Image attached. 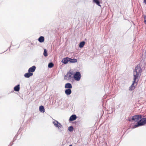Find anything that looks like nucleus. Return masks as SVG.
<instances>
[{
	"mask_svg": "<svg viewBox=\"0 0 146 146\" xmlns=\"http://www.w3.org/2000/svg\"><path fill=\"white\" fill-rule=\"evenodd\" d=\"M142 72L140 66V65H138L135 68V70L133 71V81L132 85L130 87L129 90L132 91L133 90L135 86H136L139 81L138 78L140 77Z\"/></svg>",
	"mask_w": 146,
	"mask_h": 146,
	"instance_id": "f257e3e1",
	"label": "nucleus"
},
{
	"mask_svg": "<svg viewBox=\"0 0 146 146\" xmlns=\"http://www.w3.org/2000/svg\"><path fill=\"white\" fill-rule=\"evenodd\" d=\"M142 115H140L133 116L132 120L135 122H137V124L134 125V128L141 126L146 124V118H142Z\"/></svg>",
	"mask_w": 146,
	"mask_h": 146,
	"instance_id": "f03ea898",
	"label": "nucleus"
},
{
	"mask_svg": "<svg viewBox=\"0 0 146 146\" xmlns=\"http://www.w3.org/2000/svg\"><path fill=\"white\" fill-rule=\"evenodd\" d=\"M73 78L74 80L76 81H79L81 78V75L80 72H77L74 74L73 73Z\"/></svg>",
	"mask_w": 146,
	"mask_h": 146,
	"instance_id": "7ed1b4c3",
	"label": "nucleus"
},
{
	"mask_svg": "<svg viewBox=\"0 0 146 146\" xmlns=\"http://www.w3.org/2000/svg\"><path fill=\"white\" fill-rule=\"evenodd\" d=\"M73 73L72 71H70L65 75L64 79L66 80H71L73 78Z\"/></svg>",
	"mask_w": 146,
	"mask_h": 146,
	"instance_id": "20e7f679",
	"label": "nucleus"
},
{
	"mask_svg": "<svg viewBox=\"0 0 146 146\" xmlns=\"http://www.w3.org/2000/svg\"><path fill=\"white\" fill-rule=\"evenodd\" d=\"M53 123L54 126L56 127L59 128L61 127L62 126V125L60 124V123H59L56 120L54 121H53Z\"/></svg>",
	"mask_w": 146,
	"mask_h": 146,
	"instance_id": "39448f33",
	"label": "nucleus"
},
{
	"mask_svg": "<svg viewBox=\"0 0 146 146\" xmlns=\"http://www.w3.org/2000/svg\"><path fill=\"white\" fill-rule=\"evenodd\" d=\"M35 69L36 67L35 66H33L29 69L28 72H33L35 71Z\"/></svg>",
	"mask_w": 146,
	"mask_h": 146,
	"instance_id": "423d86ee",
	"label": "nucleus"
},
{
	"mask_svg": "<svg viewBox=\"0 0 146 146\" xmlns=\"http://www.w3.org/2000/svg\"><path fill=\"white\" fill-rule=\"evenodd\" d=\"M76 116L75 115H71L69 119V121H73L76 119Z\"/></svg>",
	"mask_w": 146,
	"mask_h": 146,
	"instance_id": "0eeeda50",
	"label": "nucleus"
},
{
	"mask_svg": "<svg viewBox=\"0 0 146 146\" xmlns=\"http://www.w3.org/2000/svg\"><path fill=\"white\" fill-rule=\"evenodd\" d=\"M69 58L66 57L63 58L62 60V62L64 64L67 63L69 61Z\"/></svg>",
	"mask_w": 146,
	"mask_h": 146,
	"instance_id": "6e6552de",
	"label": "nucleus"
},
{
	"mask_svg": "<svg viewBox=\"0 0 146 146\" xmlns=\"http://www.w3.org/2000/svg\"><path fill=\"white\" fill-rule=\"evenodd\" d=\"M33 73L29 72L28 73H25L24 75V76L26 78H28L30 76H33Z\"/></svg>",
	"mask_w": 146,
	"mask_h": 146,
	"instance_id": "1a4fd4ad",
	"label": "nucleus"
},
{
	"mask_svg": "<svg viewBox=\"0 0 146 146\" xmlns=\"http://www.w3.org/2000/svg\"><path fill=\"white\" fill-rule=\"evenodd\" d=\"M65 87L66 88L70 89L72 88V86L70 83H68L66 84Z\"/></svg>",
	"mask_w": 146,
	"mask_h": 146,
	"instance_id": "9d476101",
	"label": "nucleus"
},
{
	"mask_svg": "<svg viewBox=\"0 0 146 146\" xmlns=\"http://www.w3.org/2000/svg\"><path fill=\"white\" fill-rule=\"evenodd\" d=\"M71 92L72 91L70 89H66L65 90V94L68 95H70L71 94Z\"/></svg>",
	"mask_w": 146,
	"mask_h": 146,
	"instance_id": "9b49d317",
	"label": "nucleus"
},
{
	"mask_svg": "<svg viewBox=\"0 0 146 146\" xmlns=\"http://www.w3.org/2000/svg\"><path fill=\"white\" fill-rule=\"evenodd\" d=\"M14 89L15 91L17 92L19 91L20 90V85L19 84L16 86L14 87Z\"/></svg>",
	"mask_w": 146,
	"mask_h": 146,
	"instance_id": "f8f14e48",
	"label": "nucleus"
},
{
	"mask_svg": "<svg viewBox=\"0 0 146 146\" xmlns=\"http://www.w3.org/2000/svg\"><path fill=\"white\" fill-rule=\"evenodd\" d=\"M69 61L72 63H75L77 61V60L76 59H72L71 58H69Z\"/></svg>",
	"mask_w": 146,
	"mask_h": 146,
	"instance_id": "ddd939ff",
	"label": "nucleus"
},
{
	"mask_svg": "<svg viewBox=\"0 0 146 146\" xmlns=\"http://www.w3.org/2000/svg\"><path fill=\"white\" fill-rule=\"evenodd\" d=\"M38 40L40 42H42L44 41V38L43 36H41L38 39Z\"/></svg>",
	"mask_w": 146,
	"mask_h": 146,
	"instance_id": "4468645a",
	"label": "nucleus"
},
{
	"mask_svg": "<svg viewBox=\"0 0 146 146\" xmlns=\"http://www.w3.org/2000/svg\"><path fill=\"white\" fill-rule=\"evenodd\" d=\"M85 42L84 41H82L80 42L79 45V47L81 48L83 47L85 44Z\"/></svg>",
	"mask_w": 146,
	"mask_h": 146,
	"instance_id": "2eb2a0df",
	"label": "nucleus"
},
{
	"mask_svg": "<svg viewBox=\"0 0 146 146\" xmlns=\"http://www.w3.org/2000/svg\"><path fill=\"white\" fill-rule=\"evenodd\" d=\"M39 110L41 112H44L45 110L43 106H40Z\"/></svg>",
	"mask_w": 146,
	"mask_h": 146,
	"instance_id": "dca6fc26",
	"label": "nucleus"
},
{
	"mask_svg": "<svg viewBox=\"0 0 146 146\" xmlns=\"http://www.w3.org/2000/svg\"><path fill=\"white\" fill-rule=\"evenodd\" d=\"M93 1L96 3V4L99 6H101V5L100 4V2L98 0H93Z\"/></svg>",
	"mask_w": 146,
	"mask_h": 146,
	"instance_id": "f3484780",
	"label": "nucleus"
},
{
	"mask_svg": "<svg viewBox=\"0 0 146 146\" xmlns=\"http://www.w3.org/2000/svg\"><path fill=\"white\" fill-rule=\"evenodd\" d=\"M48 67L49 68H51L54 66V64L52 62L48 64Z\"/></svg>",
	"mask_w": 146,
	"mask_h": 146,
	"instance_id": "a211bd4d",
	"label": "nucleus"
},
{
	"mask_svg": "<svg viewBox=\"0 0 146 146\" xmlns=\"http://www.w3.org/2000/svg\"><path fill=\"white\" fill-rule=\"evenodd\" d=\"M68 130L70 131H72L74 130V128L72 126H70L68 127Z\"/></svg>",
	"mask_w": 146,
	"mask_h": 146,
	"instance_id": "6ab92c4d",
	"label": "nucleus"
},
{
	"mask_svg": "<svg viewBox=\"0 0 146 146\" xmlns=\"http://www.w3.org/2000/svg\"><path fill=\"white\" fill-rule=\"evenodd\" d=\"M44 55L45 56H48L47 51L46 49L44 50Z\"/></svg>",
	"mask_w": 146,
	"mask_h": 146,
	"instance_id": "aec40b11",
	"label": "nucleus"
},
{
	"mask_svg": "<svg viewBox=\"0 0 146 146\" xmlns=\"http://www.w3.org/2000/svg\"><path fill=\"white\" fill-rule=\"evenodd\" d=\"M144 22L146 24V16L145 15L144 16Z\"/></svg>",
	"mask_w": 146,
	"mask_h": 146,
	"instance_id": "412c9836",
	"label": "nucleus"
},
{
	"mask_svg": "<svg viewBox=\"0 0 146 146\" xmlns=\"http://www.w3.org/2000/svg\"><path fill=\"white\" fill-rule=\"evenodd\" d=\"M144 3L146 4V0H144Z\"/></svg>",
	"mask_w": 146,
	"mask_h": 146,
	"instance_id": "4be33fe9",
	"label": "nucleus"
},
{
	"mask_svg": "<svg viewBox=\"0 0 146 146\" xmlns=\"http://www.w3.org/2000/svg\"><path fill=\"white\" fill-rule=\"evenodd\" d=\"M69 146H72V145H70Z\"/></svg>",
	"mask_w": 146,
	"mask_h": 146,
	"instance_id": "5701e85b",
	"label": "nucleus"
}]
</instances>
